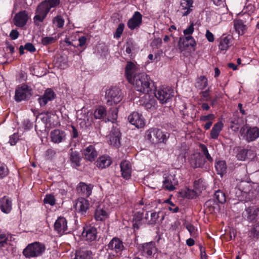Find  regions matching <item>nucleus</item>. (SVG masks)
Wrapping results in <instances>:
<instances>
[{"label":"nucleus","mask_w":259,"mask_h":259,"mask_svg":"<svg viewBox=\"0 0 259 259\" xmlns=\"http://www.w3.org/2000/svg\"><path fill=\"white\" fill-rule=\"evenodd\" d=\"M121 134L119 129L113 127L109 136V143L111 145L115 147H118L120 145Z\"/></svg>","instance_id":"13"},{"label":"nucleus","mask_w":259,"mask_h":259,"mask_svg":"<svg viewBox=\"0 0 259 259\" xmlns=\"http://www.w3.org/2000/svg\"><path fill=\"white\" fill-rule=\"evenodd\" d=\"M155 96L161 104H164L174 96V92L169 87L162 86L156 89Z\"/></svg>","instance_id":"7"},{"label":"nucleus","mask_w":259,"mask_h":259,"mask_svg":"<svg viewBox=\"0 0 259 259\" xmlns=\"http://www.w3.org/2000/svg\"><path fill=\"white\" fill-rule=\"evenodd\" d=\"M185 227L191 236L195 237L197 236V229L193 225L190 223H186Z\"/></svg>","instance_id":"44"},{"label":"nucleus","mask_w":259,"mask_h":259,"mask_svg":"<svg viewBox=\"0 0 259 259\" xmlns=\"http://www.w3.org/2000/svg\"><path fill=\"white\" fill-rule=\"evenodd\" d=\"M92 253L90 250L82 248L76 252L75 259H91Z\"/></svg>","instance_id":"33"},{"label":"nucleus","mask_w":259,"mask_h":259,"mask_svg":"<svg viewBox=\"0 0 259 259\" xmlns=\"http://www.w3.org/2000/svg\"><path fill=\"white\" fill-rule=\"evenodd\" d=\"M124 27V25L123 24H119L117 28L116 29L115 34H114V37L116 38H119L123 32Z\"/></svg>","instance_id":"52"},{"label":"nucleus","mask_w":259,"mask_h":259,"mask_svg":"<svg viewBox=\"0 0 259 259\" xmlns=\"http://www.w3.org/2000/svg\"><path fill=\"white\" fill-rule=\"evenodd\" d=\"M9 237L8 234L0 232V248L5 247L8 244Z\"/></svg>","instance_id":"45"},{"label":"nucleus","mask_w":259,"mask_h":259,"mask_svg":"<svg viewBox=\"0 0 259 259\" xmlns=\"http://www.w3.org/2000/svg\"><path fill=\"white\" fill-rule=\"evenodd\" d=\"M77 117L85 123L91 124L92 121V113L85 109H82L77 113Z\"/></svg>","instance_id":"30"},{"label":"nucleus","mask_w":259,"mask_h":259,"mask_svg":"<svg viewBox=\"0 0 259 259\" xmlns=\"http://www.w3.org/2000/svg\"><path fill=\"white\" fill-rule=\"evenodd\" d=\"M55 97V94L51 89H47L44 95L38 99L41 106H45L49 101L53 100Z\"/></svg>","instance_id":"22"},{"label":"nucleus","mask_w":259,"mask_h":259,"mask_svg":"<svg viewBox=\"0 0 259 259\" xmlns=\"http://www.w3.org/2000/svg\"><path fill=\"white\" fill-rule=\"evenodd\" d=\"M128 119L129 122L137 128L143 127L145 125V120L142 114L137 112L131 114Z\"/></svg>","instance_id":"11"},{"label":"nucleus","mask_w":259,"mask_h":259,"mask_svg":"<svg viewBox=\"0 0 259 259\" xmlns=\"http://www.w3.org/2000/svg\"><path fill=\"white\" fill-rule=\"evenodd\" d=\"M249 151L246 149H240L237 154V159L241 161L245 160L247 157V153Z\"/></svg>","instance_id":"48"},{"label":"nucleus","mask_w":259,"mask_h":259,"mask_svg":"<svg viewBox=\"0 0 259 259\" xmlns=\"http://www.w3.org/2000/svg\"><path fill=\"white\" fill-rule=\"evenodd\" d=\"M83 155L86 160L93 161L97 157L98 153L94 146L90 145L84 149Z\"/></svg>","instance_id":"26"},{"label":"nucleus","mask_w":259,"mask_h":259,"mask_svg":"<svg viewBox=\"0 0 259 259\" xmlns=\"http://www.w3.org/2000/svg\"><path fill=\"white\" fill-rule=\"evenodd\" d=\"M200 147H201V151L203 152V155H205L206 158L208 161H212V158L211 157V156L210 155V154H209L207 148L206 147V146H205L204 145L201 144V145H200Z\"/></svg>","instance_id":"51"},{"label":"nucleus","mask_w":259,"mask_h":259,"mask_svg":"<svg viewBox=\"0 0 259 259\" xmlns=\"http://www.w3.org/2000/svg\"><path fill=\"white\" fill-rule=\"evenodd\" d=\"M162 44V40L160 38H154L151 43V46L153 48H158Z\"/></svg>","instance_id":"53"},{"label":"nucleus","mask_w":259,"mask_h":259,"mask_svg":"<svg viewBox=\"0 0 259 259\" xmlns=\"http://www.w3.org/2000/svg\"><path fill=\"white\" fill-rule=\"evenodd\" d=\"M125 75L128 82L140 92L147 94L151 90L150 79L145 73L141 72L139 66L131 62H127L125 67Z\"/></svg>","instance_id":"1"},{"label":"nucleus","mask_w":259,"mask_h":259,"mask_svg":"<svg viewBox=\"0 0 259 259\" xmlns=\"http://www.w3.org/2000/svg\"><path fill=\"white\" fill-rule=\"evenodd\" d=\"M53 24L58 28H61L64 24V20L61 16H57L53 20Z\"/></svg>","instance_id":"47"},{"label":"nucleus","mask_w":259,"mask_h":259,"mask_svg":"<svg viewBox=\"0 0 259 259\" xmlns=\"http://www.w3.org/2000/svg\"><path fill=\"white\" fill-rule=\"evenodd\" d=\"M18 35H19V33L18 32L15 30V29H13L12 30L10 33V37L12 39H16L18 38Z\"/></svg>","instance_id":"62"},{"label":"nucleus","mask_w":259,"mask_h":259,"mask_svg":"<svg viewBox=\"0 0 259 259\" xmlns=\"http://www.w3.org/2000/svg\"><path fill=\"white\" fill-rule=\"evenodd\" d=\"M160 213H161L160 212H151L150 216L149 217L148 213H147L145 217V219L146 220V222H147L148 224L150 225H154L156 223L158 218L160 217Z\"/></svg>","instance_id":"36"},{"label":"nucleus","mask_w":259,"mask_h":259,"mask_svg":"<svg viewBox=\"0 0 259 259\" xmlns=\"http://www.w3.org/2000/svg\"><path fill=\"white\" fill-rule=\"evenodd\" d=\"M121 172L122 177L128 180L131 177L132 165L130 161H123L120 164Z\"/></svg>","instance_id":"24"},{"label":"nucleus","mask_w":259,"mask_h":259,"mask_svg":"<svg viewBox=\"0 0 259 259\" xmlns=\"http://www.w3.org/2000/svg\"><path fill=\"white\" fill-rule=\"evenodd\" d=\"M32 95V90L27 84H22L16 88L14 100L17 102L28 100Z\"/></svg>","instance_id":"8"},{"label":"nucleus","mask_w":259,"mask_h":259,"mask_svg":"<svg viewBox=\"0 0 259 259\" xmlns=\"http://www.w3.org/2000/svg\"><path fill=\"white\" fill-rule=\"evenodd\" d=\"M201 98L200 99V101H209L210 99V95L209 94V89L202 92L201 93Z\"/></svg>","instance_id":"54"},{"label":"nucleus","mask_w":259,"mask_h":259,"mask_svg":"<svg viewBox=\"0 0 259 259\" xmlns=\"http://www.w3.org/2000/svg\"><path fill=\"white\" fill-rule=\"evenodd\" d=\"M60 0H45L42 2L37 7L35 11V15L33 18L34 23L39 25L46 18L50 10L56 7L60 4Z\"/></svg>","instance_id":"2"},{"label":"nucleus","mask_w":259,"mask_h":259,"mask_svg":"<svg viewBox=\"0 0 259 259\" xmlns=\"http://www.w3.org/2000/svg\"><path fill=\"white\" fill-rule=\"evenodd\" d=\"M123 98L121 90L117 88H112L107 90L106 99L107 104L112 106L119 103Z\"/></svg>","instance_id":"5"},{"label":"nucleus","mask_w":259,"mask_h":259,"mask_svg":"<svg viewBox=\"0 0 259 259\" xmlns=\"http://www.w3.org/2000/svg\"><path fill=\"white\" fill-rule=\"evenodd\" d=\"M19 140L17 134H14L10 136L9 143L11 145H15Z\"/></svg>","instance_id":"57"},{"label":"nucleus","mask_w":259,"mask_h":259,"mask_svg":"<svg viewBox=\"0 0 259 259\" xmlns=\"http://www.w3.org/2000/svg\"><path fill=\"white\" fill-rule=\"evenodd\" d=\"M106 110L104 106L98 107L94 111V115L96 119H101L106 115Z\"/></svg>","instance_id":"41"},{"label":"nucleus","mask_w":259,"mask_h":259,"mask_svg":"<svg viewBox=\"0 0 259 259\" xmlns=\"http://www.w3.org/2000/svg\"><path fill=\"white\" fill-rule=\"evenodd\" d=\"M157 248L155 244L153 242L146 243L142 245V253L143 255L150 256L156 252Z\"/></svg>","instance_id":"25"},{"label":"nucleus","mask_w":259,"mask_h":259,"mask_svg":"<svg viewBox=\"0 0 259 259\" xmlns=\"http://www.w3.org/2000/svg\"><path fill=\"white\" fill-rule=\"evenodd\" d=\"M205 36L209 42H213L214 40L213 34L208 30L206 31Z\"/></svg>","instance_id":"61"},{"label":"nucleus","mask_w":259,"mask_h":259,"mask_svg":"<svg viewBox=\"0 0 259 259\" xmlns=\"http://www.w3.org/2000/svg\"><path fill=\"white\" fill-rule=\"evenodd\" d=\"M108 249L113 250L116 253L120 252L124 249L122 241L117 237H114L108 244Z\"/></svg>","instance_id":"19"},{"label":"nucleus","mask_w":259,"mask_h":259,"mask_svg":"<svg viewBox=\"0 0 259 259\" xmlns=\"http://www.w3.org/2000/svg\"><path fill=\"white\" fill-rule=\"evenodd\" d=\"M67 222L64 217H59L54 224V229L60 235L66 233L67 231Z\"/></svg>","instance_id":"16"},{"label":"nucleus","mask_w":259,"mask_h":259,"mask_svg":"<svg viewBox=\"0 0 259 259\" xmlns=\"http://www.w3.org/2000/svg\"><path fill=\"white\" fill-rule=\"evenodd\" d=\"M163 187L166 190L171 191L176 189L178 184V180L173 172L164 174L163 175Z\"/></svg>","instance_id":"9"},{"label":"nucleus","mask_w":259,"mask_h":259,"mask_svg":"<svg viewBox=\"0 0 259 259\" xmlns=\"http://www.w3.org/2000/svg\"><path fill=\"white\" fill-rule=\"evenodd\" d=\"M143 217V212L139 211L135 214L134 218L136 222L140 221Z\"/></svg>","instance_id":"63"},{"label":"nucleus","mask_w":259,"mask_h":259,"mask_svg":"<svg viewBox=\"0 0 259 259\" xmlns=\"http://www.w3.org/2000/svg\"><path fill=\"white\" fill-rule=\"evenodd\" d=\"M193 1L182 0L180 4L179 12L183 17L188 15L193 10Z\"/></svg>","instance_id":"14"},{"label":"nucleus","mask_w":259,"mask_h":259,"mask_svg":"<svg viewBox=\"0 0 259 259\" xmlns=\"http://www.w3.org/2000/svg\"><path fill=\"white\" fill-rule=\"evenodd\" d=\"M234 26L239 35L243 34L247 29V25L240 19L234 21Z\"/></svg>","instance_id":"34"},{"label":"nucleus","mask_w":259,"mask_h":259,"mask_svg":"<svg viewBox=\"0 0 259 259\" xmlns=\"http://www.w3.org/2000/svg\"><path fill=\"white\" fill-rule=\"evenodd\" d=\"M24 48L30 52H34L36 50L33 45L31 43H26L24 46Z\"/></svg>","instance_id":"60"},{"label":"nucleus","mask_w":259,"mask_h":259,"mask_svg":"<svg viewBox=\"0 0 259 259\" xmlns=\"http://www.w3.org/2000/svg\"><path fill=\"white\" fill-rule=\"evenodd\" d=\"M214 118V115L213 114H209L207 115L201 116L200 118L201 121H206L207 120H212Z\"/></svg>","instance_id":"59"},{"label":"nucleus","mask_w":259,"mask_h":259,"mask_svg":"<svg viewBox=\"0 0 259 259\" xmlns=\"http://www.w3.org/2000/svg\"><path fill=\"white\" fill-rule=\"evenodd\" d=\"M28 19V14L26 11H23L17 13L14 17V23L17 27H23L26 25Z\"/></svg>","instance_id":"17"},{"label":"nucleus","mask_w":259,"mask_h":259,"mask_svg":"<svg viewBox=\"0 0 259 259\" xmlns=\"http://www.w3.org/2000/svg\"><path fill=\"white\" fill-rule=\"evenodd\" d=\"M87 38L85 36H81L79 37L78 39L79 44H78V46L79 47L83 46L85 44Z\"/></svg>","instance_id":"64"},{"label":"nucleus","mask_w":259,"mask_h":259,"mask_svg":"<svg viewBox=\"0 0 259 259\" xmlns=\"http://www.w3.org/2000/svg\"><path fill=\"white\" fill-rule=\"evenodd\" d=\"M9 174V170L7 165L0 161V180L6 177Z\"/></svg>","instance_id":"43"},{"label":"nucleus","mask_w":259,"mask_h":259,"mask_svg":"<svg viewBox=\"0 0 259 259\" xmlns=\"http://www.w3.org/2000/svg\"><path fill=\"white\" fill-rule=\"evenodd\" d=\"M80 157L79 154L76 151L72 152L70 155V160L71 162V165L73 167H77L80 165Z\"/></svg>","instance_id":"38"},{"label":"nucleus","mask_w":259,"mask_h":259,"mask_svg":"<svg viewBox=\"0 0 259 259\" xmlns=\"http://www.w3.org/2000/svg\"><path fill=\"white\" fill-rule=\"evenodd\" d=\"M231 45V37L230 36H223L221 37L219 45V48L220 50L226 51Z\"/></svg>","instance_id":"32"},{"label":"nucleus","mask_w":259,"mask_h":259,"mask_svg":"<svg viewBox=\"0 0 259 259\" xmlns=\"http://www.w3.org/2000/svg\"><path fill=\"white\" fill-rule=\"evenodd\" d=\"M194 31V23H192L188 28L184 30L183 33L185 35H187V34H192Z\"/></svg>","instance_id":"56"},{"label":"nucleus","mask_w":259,"mask_h":259,"mask_svg":"<svg viewBox=\"0 0 259 259\" xmlns=\"http://www.w3.org/2000/svg\"><path fill=\"white\" fill-rule=\"evenodd\" d=\"M191 35L192 34H187V35H185L184 39L187 41H190L189 45L194 47L196 45V42Z\"/></svg>","instance_id":"55"},{"label":"nucleus","mask_w":259,"mask_h":259,"mask_svg":"<svg viewBox=\"0 0 259 259\" xmlns=\"http://www.w3.org/2000/svg\"><path fill=\"white\" fill-rule=\"evenodd\" d=\"M12 208V200L7 196L3 197L0 200V209L6 214L9 213Z\"/></svg>","instance_id":"27"},{"label":"nucleus","mask_w":259,"mask_h":259,"mask_svg":"<svg viewBox=\"0 0 259 259\" xmlns=\"http://www.w3.org/2000/svg\"><path fill=\"white\" fill-rule=\"evenodd\" d=\"M142 22V15L139 12H135L127 22V26L131 30L140 27Z\"/></svg>","instance_id":"15"},{"label":"nucleus","mask_w":259,"mask_h":259,"mask_svg":"<svg viewBox=\"0 0 259 259\" xmlns=\"http://www.w3.org/2000/svg\"><path fill=\"white\" fill-rule=\"evenodd\" d=\"M109 215V210L104 207L103 205H100L95 212V219L97 221H104L108 218Z\"/></svg>","instance_id":"18"},{"label":"nucleus","mask_w":259,"mask_h":259,"mask_svg":"<svg viewBox=\"0 0 259 259\" xmlns=\"http://www.w3.org/2000/svg\"><path fill=\"white\" fill-rule=\"evenodd\" d=\"M259 213V208L253 205L246 208L243 212V218L249 222L255 220Z\"/></svg>","instance_id":"12"},{"label":"nucleus","mask_w":259,"mask_h":259,"mask_svg":"<svg viewBox=\"0 0 259 259\" xmlns=\"http://www.w3.org/2000/svg\"><path fill=\"white\" fill-rule=\"evenodd\" d=\"M202 181L199 180L198 181H195L194 183V187L195 190V192L192 191L193 196L191 198H193L197 193L201 192L202 190L205 189V187L202 184Z\"/></svg>","instance_id":"40"},{"label":"nucleus","mask_w":259,"mask_h":259,"mask_svg":"<svg viewBox=\"0 0 259 259\" xmlns=\"http://www.w3.org/2000/svg\"><path fill=\"white\" fill-rule=\"evenodd\" d=\"M204 163L205 160L200 153H196L191 157L190 164L193 168L201 167L204 165Z\"/></svg>","instance_id":"29"},{"label":"nucleus","mask_w":259,"mask_h":259,"mask_svg":"<svg viewBox=\"0 0 259 259\" xmlns=\"http://www.w3.org/2000/svg\"><path fill=\"white\" fill-rule=\"evenodd\" d=\"M167 202L170 205L168 208L170 211L174 213L178 212L179 208L178 206H175V205L169 200H168Z\"/></svg>","instance_id":"58"},{"label":"nucleus","mask_w":259,"mask_h":259,"mask_svg":"<svg viewBox=\"0 0 259 259\" xmlns=\"http://www.w3.org/2000/svg\"><path fill=\"white\" fill-rule=\"evenodd\" d=\"M146 137L153 144L165 143L169 137V133L157 128H151L146 133Z\"/></svg>","instance_id":"3"},{"label":"nucleus","mask_w":259,"mask_h":259,"mask_svg":"<svg viewBox=\"0 0 259 259\" xmlns=\"http://www.w3.org/2000/svg\"><path fill=\"white\" fill-rule=\"evenodd\" d=\"M255 10V7L254 5L250 3L247 2L244 6V11L245 13H247L249 14L252 13Z\"/></svg>","instance_id":"50"},{"label":"nucleus","mask_w":259,"mask_h":259,"mask_svg":"<svg viewBox=\"0 0 259 259\" xmlns=\"http://www.w3.org/2000/svg\"><path fill=\"white\" fill-rule=\"evenodd\" d=\"M83 239L87 241L92 242L97 238V230L94 226H87L83 228L82 233Z\"/></svg>","instance_id":"10"},{"label":"nucleus","mask_w":259,"mask_h":259,"mask_svg":"<svg viewBox=\"0 0 259 259\" xmlns=\"http://www.w3.org/2000/svg\"><path fill=\"white\" fill-rule=\"evenodd\" d=\"M215 167L218 174L221 176L226 173L227 165L225 161L220 160L217 161L215 163Z\"/></svg>","instance_id":"39"},{"label":"nucleus","mask_w":259,"mask_h":259,"mask_svg":"<svg viewBox=\"0 0 259 259\" xmlns=\"http://www.w3.org/2000/svg\"><path fill=\"white\" fill-rule=\"evenodd\" d=\"M44 202L46 204H50L51 206H53L55 204L56 199L54 196L52 194H47L46 195Z\"/></svg>","instance_id":"49"},{"label":"nucleus","mask_w":259,"mask_h":259,"mask_svg":"<svg viewBox=\"0 0 259 259\" xmlns=\"http://www.w3.org/2000/svg\"><path fill=\"white\" fill-rule=\"evenodd\" d=\"M45 246L37 242L29 244L23 250V255L27 258L37 257L45 251Z\"/></svg>","instance_id":"4"},{"label":"nucleus","mask_w":259,"mask_h":259,"mask_svg":"<svg viewBox=\"0 0 259 259\" xmlns=\"http://www.w3.org/2000/svg\"><path fill=\"white\" fill-rule=\"evenodd\" d=\"M223 127V123L220 122H218L215 123L213 126L212 127L211 133H210V137L211 138L213 139H216L218 138L220 132L222 131Z\"/></svg>","instance_id":"35"},{"label":"nucleus","mask_w":259,"mask_h":259,"mask_svg":"<svg viewBox=\"0 0 259 259\" xmlns=\"http://www.w3.org/2000/svg\"><path fill=\"white\" fill-rule=\"evenodd\" d=\"M208 85L207 78L203 75H201L196 79L195 87L199 90L204 89Z\"/></svg>","instance_id":"37"},{"label":"nucleus","mask_w":259,"mask_h":259,"mask_svg":"<svg viewBox=\"0 0 259 259\" xmlns=\"http://www.w3.org/2000/svg\"><path fill=\"white\" fill-rule=\"evenodd\" d=\"M111 163V160L108 156H102L100 157L96 162L98 167L103 169L109 166Z\"/></svg>","instance_id":"31"},{"label":"nucleus","mask_w":259,"mask_h":259,"mask_svg":"<svg viewBox=\"0 0 259 259\" xmlns=\"http://www.w3.org/2000/svg\"><path fill=\"white\" fill-rule=\"evenodd\" d=\"M93 186L92 185H87L84 183H79L77 187V192L85 197H89L92 193Z\"/></svg>","instance_id":"23"},{"label":"nucleus","mask_w":259,"mask_h":259,"mask_svg":"<svg viewBox=\"0 0 259 259\" xmlns=\"http://www.w3.org/2000/svg\"><path fill=\"white\" fill-rule=\"evenodd\" d=\"M50 136L52 142L59 144L66 140V135L64 131L56 129L51 132Z\"/></svg>","instance_id":"20"},{"label":"nucleus","mask_w":259,"mask_h":259,"mask_svg":"<svg viewBox=\"0 0 259 259\" xmlns=\"http://www.w3.org/2000/svg\"><path fill=\"white\" fill-rule=\"evenodd\" d=\"M156 104L155 100L153 98H150L148 93L145 94L140 102V105L144 106L146 109L154 108Z\"/></svg>","instance_id":"28"},{"label":"nucleus","mask_w":259,"mask_h":259,"mask_svg":"<svg viewBox=\"0 0 259 259\" xmlns=\"http://www.w3.org/2000/svg\"><path fill=\"white\" fill-rule=\"evenodd\" d=\"M215 197L221 203H224L226 202V199L225 194L222 191H217L215 193Z\"/></svg>","instance_id":"46"},{"label":"nucleus","mask_w":259,"mask_h":259,"mask_svg":"<svg viewBox=\"0 0 259 259\" xmlns=\"http://www.w3.org/2000/svg\"><path fill=\"white\" fill-rule=\"evenodd\" d=\"M58 39V37L53 36H45L42 37L41 39V43L44 46H47L52 44L56 42Z\"/></svg>","instance_id":"42"},{"label":"nucleus","mask_w":259,"mask_h":259,"mask_svg":"<svg viewBox=\"0 0 259 259\" xmlns=\"http://www.w3.org/2000/svg\"><path fill=\"white\" fill-rule=\"evenodd\" d=\"M89 206L90 203L88 200L83 198H79L76 202L75 207L77 212L81 214H84L89 208Z\"/></svg>","instance_id":"21"},{"label":"nucleus","mask_w":259,"mask_h":259,"mask_svg":"<svg viewBox=\"0 0 259 259\" xmlns=\"http://www.w3.org/2000/svg\"><path fill=\"white\" fill-rule=\"evenodd\" d=\"M240 133L242 139L247 142L254 141L259 137V128L256 126L244 125L241 127Z\"/></svg>","instance_id":"6"}]
</instances>
